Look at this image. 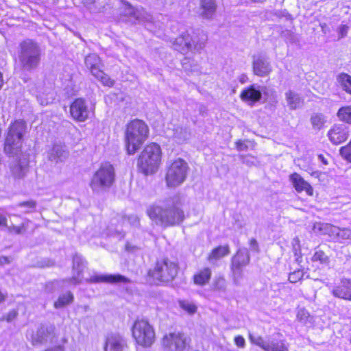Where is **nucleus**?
Here are the masks:
<instances>
[{
    "mask_svg": "<svg viewBox=\"0 0 351 351\" xmlns=\"http://www.w3.org/2000/svg\"><path fill=\"white\" fill-rule=\"evenodd\" d=\"M285 99L289 108L291 110L302 108L304 104V99L300 95L291 90L285 93Z\"/></svg>",
    "mask_w": 351,
    "mask_h": 351,
    "instance_id": "23",
    "label": "nucleus"
},
{
    "mask_svg": "<svg viewBox=\"0 0 351 351\" xmlns=\"http://www.w3.org/2000/svg\"><path fill=\"white\" fill-rule=\"evenodd\" d=\"M161 149L156 143L147 145L141 153L138 159V167L145 175L156 173L161 162Z\"/></svg>",
    "mask_w": 351,
    "mask_h": 351,
    "instance_id": "6",
    "label": "nucleus"
},
{
    "mask_svg": "<svg viewBox=\"0 0 351 351\" xmlns=\"http://www.w3.org/2000/svg\"><path fill=\"white\" fill-rule=\"evenodd\" d=\"M216 289L220 290L225 289V280L223 279H219L216 285Z\"/></svg>",
    "mask_w": 351,
    "mask_h": 351,
    "instance_id": "53",
    "label": "nucleus"
},
{
    "mask_svg": "<svg viewBox=\"0 0 351 351\" xmlns=\"http://www.w3.org/2000/svg\"><path fill=\"white\" fill-rule=\"evenodd\" d=\"M74 296L71 291L60 295L54 302V307L56 308H63L73 302Z\"/></svg>",
    "mask_w": 351,
    "mask_h": 351,
    "instance_id": "29",
    "label": "nucleus"
},
{
    "mask_svg": "<svg viewBox=\"0 0 351 351\" xmlns=\"http://www.w3.org/2000/svg\"><path fill=\"white\" fill-rule=\"evenodd\" d=\"M124 221L128 222L132 226H137L139 224V218L135 215H132L125 217Z\"/></svg>",
    "mask_w": 351,
    "mask_h": 351,
    "instance_id": "46",
    "label": "nucleus"
},
{
    "mask_svg": "<svg viewBox=\"0 0 351 351\" xmlns=\"http://www.w3.org/2000/svg\"><path fill=\"white\" fill-rule=\"evenodd\" d=\"M178 305L180 308L189 315H194L197 311V304L190 300H178Z\"/></svg>",
    "mask_w": 351,
    "mask_h": 351,
    "instance_id": "30",
    "label": "nucleus"
},
{
    "mask_svg": "<svg viewBox=\"0 0 351 351\" xmlns=\"http://www.w3.org/2000/svg\"><path fill=\"white\" fill-rule=\"evenodd\" d=\"M126 347V341L121 336L112 335L106 339L104 351H123Z\"/></svg>",
    "mask_w": 351,
    "mask_h": 351,
    "instance_id": "19",
    "label": "nucleus"
},
{
    "mask_svg": "<svg viewBox=\"0 0 351 351\" xmlns=\"http://www.w3.org/2000/svg\"><path fill=\"white\" fill-rule=\"evenodd\" d=\"M86 266V263L80 255H74L73 257V276L62 282L75 286L82 284L84 280L88 283L106 282L110 284L127 283L129 282L127 278L120 274H98L94 273L89 278H84L82 273Z\"/></svg>",
    "mask_w": 351,
    "mask_h": 351,
    "instance_id": "2",
    "label": "nucleus"
},
{
    "mask_svg": "<svg viewBox=\"0 0 351 351\" xmlns=\"http://www.w3.org/2000/svg\"><path fill=\"white\" fill-rule=\"evenodd\" d=\"M253 70L254 74L258 76H265L271 72V68L266 58L258 57L254 60Z\"/></svg>",
    "mask_w": 351,
    "mask_h": 351,
    "instance_id": "21",
    "label": "nucleus"
},
{
    "mask_svg": "<svg viewBox=\"0 0 351 351\" xmlns=\"http://www.w3.org/2000/svg\"><path fill=\"white\" fill-rule=\"evenodd\" d=\"M266 351H289V348L284 341L272 340L266 348Z\"/></svg>",
    "mask_w": 351,
    "mask_h": 351,
    "instance_id": "33",
    "label": "nucleus"
},
{
    "mask_svg": "<svg viewBox=\"0 0 351 351\" xmlns=\"http://www.w3.org/2000/svg\"><path fill=\"white\" fill-rule=\"evenodd\" d=\"M312 261L313 262H319L320 264L326 265L330 262L328 256L322 250H317L313 256Z\"/></svg>",
    "mask_w": 351,
    "mask_h": 351,
    "instance_id": "36",
    "label": "nucleus"
},
{
    "mask_svg": "<svg viewBox=\"0 0 351 351\" xmlns=\"http://www.w3.org/2000/svg\"><path fill=\"white\" fill-rule=\"evenodd\" d=\"M114 176L112 165L109 162L103 163L93 174L90 186L95 193L104 191L112 184Z\"/></svg>",
    "mask_w": 351,
    "mask_h": 351,
    "instance_id": "9",
    "label": "nucleus"
},
{
    "mask_svg": "<svg viewBox=\"0 0 351 351\" xmlns=\"http://www.w3.org/2000/svg\"><path fill=\"white\" fill-rule=\"evenodd\" d=\"M121 14L126 16L133 17L136 20H143L144 10L133 7L127 1H122Z\"/></svg>",
    "mask_w": 351,
    "mask_h": 351,
    "instance_id": "24",
    "label": "nucleus"
},
{
    "mask_svg": "<svg viewBox=\"0 0 351 351\" xmlns=\"http://www.w3.org/2000/svg\"><path fill=\"white\" fill-rule=\"evenodd\" d=\"M243 162L246 164L247 165H250V160H248V158L246 157V158H244L243 160Z\"/></svg>",
    "mask_w": 351,
    "mask_h": 351,
    "instance_id": "61",
    "label": "nucleus"
},
{
    "mask_svg": "<svg viewBox=\"0 0 351 351\" xmlns=\"http://www.w3.org/2000/svg\"><path fill=\"white\" fill-rule=\"evenodd\" d=\"M249 339L252 343L256 345L261 348L263 350L266 351V348L269 346L271 341H265L263 338L261 336H254L252 334H249Z\"/></svg>",
    "mask_w": 351,
    "mask_h": 351,
    "instance_id": "35",
    "label": "nucleus"
},
{
    "mask_svg": "<svg viewBox=\"0 0 351 351\" xmlns=\"http://www.w3.org/2000/svg\"><path fill=\"white\" fill-rule=\"evenodd\" d=\"M188 164L185 160L178 158L167 166L165 181L168 187H176L186 180L189 171Z\"/></svg>",
    "mask_w": 351,
    "mask_h": 351,
    "instance_id": "11",
    "label": "nucleus"
},
{
    "mask_svg": "<svg viewBox=\"0 0 351 351\" xmlns=\"http://www.w3.org/2000/svg\"><path fill=\"white\" fill-rule=\"evenodd\" d=\"M28 223H23L21 226H12L9 228L10 232H14L17 234H23L26 232Z\"/></svg>",
    "mask_w": 351,
    "mask_h": 351,
    "instance_id": "44",
    "label": "nucleus"
},
{
    "mask_svg": "<svg viewBox=\"0 0 351 351\" xmlns=\"http://www.w3.org/2000/svg\"><path fill=\"white\" fill-rule=\"evenodd\" d=\"M69 156V152L64 144H55L48 153L49 160L55 162H63Z\"/></svg>",
    "mask_w": 351,
    "mask_h": 351,
    "instance_id": "17",
    "label": "nucleus"
},
{
    "mask_svg": "<svg viewBox=\"0 0 351 351\" xmlns=\"http://www.w3.org/2000/svg\"><path fill=\"white\" fill-rule=\"evenodd\" d=\"M41 51L36 43L32 40L21 42L18 49V60L21 69L30 71L38 67L40 62Z\"/></svg>",
    "mask_w": 351,
    "mask_h": 351,
    "instance_id": "4",
    "label": "nucleus"
},
{
    "mask_svg": "<svg viewBox=\"0 0 351 351\" xmlns=\"http://www.w3.org/2000/svg\"><path fill=\"white\" fill-rule=\"evenodd\" d=\"M337 82L342 89L351 95V76L347 73H341L338 75Z\"/></svg>",
    "mask_w": 351,
    "mask_h": 351,
    "instance_id": "31",
    "label": "nucleus"
},
{
    "mask_svg": "<svg viewBox=\"0 0 351 351\" xmlns=\"http://www.w3.org/2000/svg\"><path fill=\"white\" fill-rule=\"evenodd\" d=\"M18 315V313L15 310L10 311L7 315H5L3 319H5L7 322H10L14 319Z\"/></svg>",
    "mask_w": 351,
    "mask_h": 351,
    "instance_id": "49",
    "label": "nucleus"
},
{
    "mask_svg": "<svg viewBox=\"0 0 351 351\" xmlns=\"http://www.w3.org/2000/svg\"><path fill=\"white\" fill-rule=\"evenodd\" d=\"M17 206L25 208V212L29 213L34 210L36 208V202L33 200H29L19 203Z\"/></svg>",
    "mask_w": 351,
    "mask_h": 351,
    "instance_id": "41",
    "label": "nucleus"
},
{
    "mask_svg": "<svg viewBox=\"0 0 351 351\" xmlns=\"http://www.w3.org/2000/svg\"><path fill=\"white\" fill-rule=\"evenodd\" d=\"M58 339L56 328L51 326L47 328V333L45 332V341L49 339L52 343L56 342Z\"/></svg>",
    "mask_w": 351,
    "mask_h": 351,
    "instance_id": "40",
    "label": "nucleus"
},
{
    "mask_svg": "<svg viewBox=\"0 0 351 351\" xmlns=\"http://www.w3.org/2000/svg\"><path fill=\"white\" fill-rule=\"evenodd\" d=\"M183 69L186 71H194L197 67V62L191 59L190 56L185 57L182 60Z\"/></svg>",
    "mask_w": 351,
    "mask_h": 351,
    "instance_id": "38",
    "label": "nucleus"
},
{
    "mask_svg": "<svg viewBox=\"0 0 351 351\" xmlns=\"http://www.w3.org/2000/svg\"><path fill=\"white\" fill-rule=\"evenodd\" d=\"M14 261V258L12 256H0V265L3 266L5 265H9Z\"/></svg>",
    "mask_w": 351,
    "mask_h": 351,
    "instance_id": "50",
    "label": "nucleus"
},
{
    "mask_svg": "<svg viewBox=\"0 0 351 351\" xmlns=\"http://www.w3.org/2000/svg\"><path fill=\"white\" fill-rule=\"evenodd\" d=\"M234 343L239 348H243L245 345V339L242 336L235 337Z\"/></svg>",
    "mask_w": 351,
    "mask_h": 351,
    "instance_id": "52",
    "label": "nucleus"
},
{
    "mask_svg": "<svg viewBox=\"0 0 351 351\" xmlns=\"http://www.w3.org/2000/svg\"><path fill=\"white\" fill-rule=\"evenodd\" d=\"M149 133L147 125L143 121L135 119L127 126L125 145L128 153L134 154L146 140Z\"/></svg>",
    "mask_w": 351,
    "mask_h": 351,
    "instance_id": "5",
    "label": "nucleus"
},
{
    "mask_svg": "<svg viewBox=\"0 0 351 351\" xmlns=\"http://www.w3.org/2000/svg\"><path fill=\"white\" fill-rule=\"evenodd\" d=\"M136 249V247L131 245L130 243L125 245V250L128 252H133Z\"/></svg>",
    "mask_w": 351,
    "mask_h": 351,
    "instance_id": "58",
    "label": "nucleus"
},
{
    "mask_svg": "<svg viewBox=\"0 0 351 351\" xmlns=\"http://www.w3.org/2000/svg\"><path fill=\"white\" fill-rule=\"evenodd\" d=\"M303 275H304V274L302 271H300V270L295 271L289 275V280L291 283H295L302 278Z\"/></svg>",
    "mask_w": 351,
    "mask_h": 351,
    "instance_id": "45",
    "label": "nucleus"
},
{
    "mask_svg": "<svg viewBox=\"0 0 351 351\" xmlns=\"http://www.w3.org/2000/svg\"><path fill=\"white\" fill-rule=\"evenodd\" d=\"M206 41L207 36L202 31L193 32L192 35L186 33L176 39L173 47L183 54L189 51L193 53L202 50Z\"/></svg>",
    "mask_w": 351,
    "mask_h": 351,
    "instance_id": "7",
    "label": "nucleus"
},
{
    "mask_svg": "<svg viewBox=\"0 0 351 351\" xmlns=\"http://www.w3.org/2000/svg\"><path fill=\"white\" fill-rule=\"evenodd\" d=\"M331 293L336 298L351 300V280L342 278L339 283L334 286L327 285Z\"/></svg>",
    "mask_w": 351,
    "mask_h": 351,
    "instance_id": "15",
    "label": "nucleus"
},
{
    "mask_svg": "<svg viewBox=\"0 0 351 351\" xmlns=\"http://www.w3.org/2000/svg\"><path fill=\"white\" fill-rule=\"evenodd\" d=\"M289 178L298 192L301 193L305 191L308 195H313V189L312 186L308 182L304 180L300 174L297 173H292L290 175Z\"/></svg>",
    "mask_w": 351,
    "mask_h": 351,
    "instance_id": "20",
    "label": "nucleus"
},
{
    "mask_svg": "<svg viewBox=\"0 0 351 351\" xmlns=\"http://www.w3.org/2000/svg\"><path fill=\"white\" fill-rule=\"evenodd\" d=\"M26 132V123L19 119L11 123L5 134L3 152L8 157L16 159V164L11 167V171L17 178L25 176L28 164L26 156L21 152L23 136Z\"/></svg>",
    "mask_w": 351,
    "mask_h": 351,
    "instance_id": "1",
    "label": "nucleus"
},
{
    "mask_svg": "<svg viewBox=\"0 0 351 351\" xmlns=\"http://www.w3.org/2000/svg\"><path fill=\"white\" fill-rule=\"evenodd\" d=\"M297 319L305 325L312 322V317L310 316L309 313L304 308H300L298 310Z\"/></svg>",
    "mask_w": 351,
    "mask_h": 351,
    "instance_id": "37",
    "label": "nucleus"
},
{
    "mask_svg": "<svg viewBox=\"0 0 351 351\" xmlns=\"http://www.w3.org/2000/svg\"><path fill=\"white\" fill-rule=\"evenodd\" d=\"M91 109L88 107L86 101L82 99H76L70 106L71 117L80 122L85 121L89 117Z\"/></svg>",
    "mask_w": 351,
    "mask_h": 351,
    "instance_id": "14",
    "label": "nucleus"
},
{
    "mask_svg": "<svg viewBox=\"0 0 351 351\" xmlns=\"http://www.w3.org/2000/svg\"><path fill=\"white\" fill-rule=\"evenodd\" d=\"M236 146L237 149L240 151L243 150L246 147V146H245L241 141H239L236 143Z\"/></svg>",
    "mask_w": 351,
    "mask_h": 351,
    "instance_id": "56",
    "label": "nucleus"
},
{
    "mask_svg": "<svg viewBox=\"0 0 351 351\" xmlns=\"http://www.w3.org/2000/svg\"><path fill=\"white\" fill-rule=\"evenodd\" d=\"M250 250H251L252 252H259V247H258V243L257 242V241L252 238L250 240Z\"/></svg>",
    "mask_w": 351,
    "mask_h": 351,
    "instance_id": "48",
    "label": "nucleus"
},
{
    "mask_svg": "<svg viewBox=\"0 0 351 351\" xmlns=\"http://www.w3.org/2000/svg\"><path fill=\"white\" fill-rule=\"evenodd\" d=\"M337 116L340 120L351 123V106L341 108Z\"/></svg>",
    "mask_w": 351,
    "mask_h": 351,
    "instance_id": "34",
    "label": "nucleus"
},
{
    "mask_svg": "<svg viewBox=\"0 0 351 351\" xmlns=\"http://www.w3.org/2000/svg\"><path fill=\"white\" fill-rule=\"evenodd\" d=\"M44 339V332L42 330H39L37 333L33 336L32 337V344L34 346H40L43 344V341Z\"/></svg>",
    "mask_w": 351,
    "mask_h": 351,
    "instance_id": "42",
    "label": "nucleus"
},
{
    "mask_svg": "<svg viewBox=\"0 0 351 351\" xmlns=\"http://www.w3.org/2000/svg\"><path fill=\"white\" fill-rule=\"evenodd\" d=\"M293 242H295V243L298 244V243H299V239H298V238H295V239H293Z\"/></svg>",
    "mask_w": 351,
    "mask_h": 351,
    "instance_id": "62",
    "label": "nucleus"
},
{
    "mask_svg": "<svg viewBox=\"0 0 351 351\" xmlns=\"http://www.w3.org/2000/svg\"><path fill=\"white\" fill-rule=\"evenodd\" d=\"M190 132L186 128L178 126L173 129V137L178 143H182L190 137Z\"/></svg>",
    "mask_w": 351,
    "mask_h": 351,
    "instance_id": "28",
    "label": "nucleus"
},
{
    "mask_svg": "<svg viewBox=\"0 0 351 351\" xmlns=\"http://www.w3.org/2000/svg\"><path fill=\"white\" fill-rule=\"evenodd\" d=\"M341 239H351V229L340 228L339 238Z\"/></svg>",
    "mask_w": 351,
    "mask_h": 351,
    "instance_id": "47",
    "label": "nucleus"
},
{
    "mask_svg": "<svg viewBox=\"0 0 351 351\" xmlns=\"http://www.w3.org/2000/svg\"><path fill=\"white\" fill-rule=\"evenodd\" d=\"M349 27L347 25H341L338 28V32L341 38H343L347 35Z\"/></svg>",
    "mask_w": 351,
    "mask_h": 351,
    "instance_id": "51",
    "label": "nucleus"
},
{
    "mask_svg": "<svg viewBox=\"0 0 351 351\" xmlns=\"http://www.w3.org/2000/svg\"><path fill=\"white\" fill-rule=\"evenodd\" d=\"M330 141L333 144H340L348 137V131L344 125H335L328 132Z\"/></svg>",
    "mask_w": 351,
    "mask_h": 351,
    "instance_id": "18",
    "label": "nucleus"
},
{
    "mask_svg": "<svg viewBox=\"0 0 351 351\" xmlns=\"http://www.w3.org/2000/svg\"><path fill=\"white\" fill-rule=\"evenodd\" d=\"M310 120L313 129L317 130L322 129L326 121V117L321 113L313 114Z\"/></svg>",
    "mask_w": 351,
    "mask_h": 351,
    "instance_id": "32",
    "label": "nucleus"
},
{
    "mask_svg": "<svg viewBox=\"0 0 351 351\" xmlns=\"http://www.w3.org/2000/svg\"><path fill=\"white\" fill-rule=\"evenodd\" d=\"M250 261L248 250L245 248L239 249L237 254L232 257V265L237 268L243 267L249 264Z\"/></svg>",
    "mask_w": 351,
    "mask_h": 351,
    "instance_id": "25",
    "label": "nucleus"
},
{
    "mask_svg": "<svg viewBox=\"0 0 351 351\" xmlns=\"http://www.w3.org/2000/svg\"><path fill=\"white\" fill-rule=\"evenodd\" d=\"M132 334L136 344L143 348L151 347L155 341L156 334L152 325L145 319H137L132 327Z\"/></svg>",
    "mask_w": 351,
    "mask_h": 351,
    "instance_id": "8",
    "label": "nucleus"
},
{
    "mask_svg": "<svg viewBox=\"0 0 351 351\" xmlns=\"http://www.w3.org/2000/svg\"><path fill=\"white\" fill-rule=\"evenodd\" d=\"M242 267H238L236 268L235 267L232 266V270L233 272V278L234 281L236 284H239L243 278V271L241 269Z\"/></svg>",
    "mask_w": 351,
    "mask_h": 351,
    "instance_id": "43",
    "label": "nucleus"
},
{
    "mask_svg": "<svg viewBox=\"0 0 351 351\" xmlns=\"http://www.w3.org/2000/svg\"><path fill=\"white\" fill-rule=\"evenodd\" d=\"M0 226H7V219L1 214H0Z\"/></svg>",
    "mask_w": 351,
    "mask_h": 351,
    "instance_id": "54",
    "label": "nucleus"
},
{
    "mask_svg": "<svg viewBox=\"0 0 351 351\" xmlns=\"http://www.w3.org/2000/svg\"><path fill=\"white\" fill-rule=\"evenodd\" d=\"M190 339L180 332L166 333L161 340L165 351H184L189 344Z\"/></svg>",
    "mask_w": 351,
    "mask_h": 351,
    "instance_id": "12",
    "label": "nucleus"
},
{
    "mask_svg": "<svg viewBox=\"0 0 351 351\" xmlns=\"http://www.w3.org/2000/svg\"><path fill=\"white\" fill-rule=\"evenodd\" d=\"M212 271L210 268L206 267L198 271L193 276V281L195 285L203 286L208 283Z\"/></svg>",
    "mask_w": 351,
    "mask_h": 351,
    "instance_id": "26",
    "label": "nucleus"
},
{
    "mask_svg": "<svg viewBox=\"0 0 351 351\" xmlns=\"http://www.w3.org/2000/svg\"><path fill=\"white\" fill-rule=\"evenodd\" d=\"M245 77V76H243V77H242L241 78L240 81H241V83H244V82H245V79H244Z\"/></svg>",
    "mask_w": 351,
    "mask_h": 351,
    "instance_id": "63",
    "label": "nucleus"
},
{
    "mask_svg": "<svg viewBox=\"0 0 351 351\" xmlns=\"http://www.w3.org/2000/svg\"><path fill=\"white\" fill-rule=\"evenodd\" d=\"M265 89L266 87H261L256 84H252L242 90L240 97L242 101L253 105L261 100L262 93H265Z\"/></svg>",
    "mask_w": 351,
    "mask_h": 351,
    "instance_id": "16",
    "label": "nucleus"
},
{
    "mask_svg": "<svg viewBox=\"0 0 351 351\" xmlns=\"http://www.w3.org/2000/svg\"><path fill=\"white\" fill-rule=\"evenodd\" d=\"M58 284H59V282H55L49 283V284L45 285V289L52 290V287H52L53 285L56 286Z\"/></svg>",
    "mask_w": 351,
    "mask_h": 351,
    "instance_id": "59",
    "label": "nucleus"
},
{
    "mask_svg": "<svg viewBox=\"0 0 351 351\" xmlns=\"http://www.w3.org/2000/svg\"><path fill=\"white\" fill-rule=\"evenodd\" d=\"M7 298V293L0 290V304L3 302Z\"/></svg>",
    "mask_w": 351,
    "mask_h": 351,
    "instance_id": "57",
    "label": "nucleus"
},
{
    "mask_svg": "<svg viewBox=\"0 0 351 351\" xmlns=\"http://www.w3.org/2000/svg\"><path fill=\"white\" fill-rule=\"evenodd\" d=\"M318 158L320 160V161H322L323 162V164L324 165H328V161L327 160L324 158V156L322 154H319L318 156Z\"/></svg>",
    "mask_w": 351,
    "mask_h": 351,
    "instance_id": "60",
    "label": "nucleus"
},
{
    "mask_svg": "<svg viewBox=\"0 0 351 351\" xmlns=\"http://www.w3.org/2000/svg\"><path fill=\"white\" fill-rule=\"evenodd\" d=\"M45 351H64V348L62 346H56L52 348L48 349Z\"/></svg>",
    "mask_w": 351,
    "mask_h": 351,
    "instance_id": "55",
    "label": "nucleus"
},
{
    "mask_svg": "<svg viewBox=\"0 0 351 351\" xmlns=\"http://www.w3.org/2000/svg\"><path fill=\"white\" fill-rule=\"evenodd\" d=\"M178 265L168 258H163L156 262L154 267L149 271V276L156 282H170L178 273Z\"/></svg>",
    "mask_w": 351,
    "mask_h": 351,
    "instance_id": "10",
    "label": "nucleus"
},
{
    "mask_svg": "<svg viewBox=\"0 0 351 351\" xmlns=\"http://www.w3.org/2000/svg\"><path fill=\"white\" fill-rule=\"evenodd\" d=\"M217 9L215 0H200L199 14L204 19H211Z\"/></svg>",
    "mask_w": 351,
    "mask_h": 351,
    "instance_id": "22",
    "label": "nucleus"
},
{
    "mask_svg": "<svg viewBox=\"0 0 351 351\" xmlns=\"http://www.w3.org/2000/svg\"><path fill=\"white\" fill-rule=\"evenodd\" d=\"M230 254V247L228 245L219 246L212 250L208 256V261L213 262L217 261Z\"/></svg>",
    "mask_w": 351,
    "mask_h": 351,
    "instance_id": "27",
    "label": "nucleus"
},
{
    "mask_svg": "<svg viewBox=\"0 0 351 351\" xmlns=\"http://www.w3.org/2000/svg\"><path fill=\"white\" fill-rule=\"evenodd\" d=\"M147 214L156 223L165 226L179 224L184 218V212L174 199L151 206L147 210Z\"/></svg>",
    "mask_w": 351,
    "mask_h": 351,
    "instance_id": "3",
    "label": "nucleus"
},
{
    "mask_svg": "<svg viewBox=\"0 0 351 351\" xmlns=\"http://www.w3.org/2000/svg\"><path fill=\"white\" fill-rule=\"evenodd\" d=\"M325 229L327 231V234L332 239L339 238L340 228L339 227L326 224Z\"/></svg>",
    "mask_w": 351,
    "mask_h": 351,
    "instance_id": "39",
    "label": "nucleus"
},
{
    "mask_svg": "<svg viewBox=\"0 0 351 351\" xmlns=\"http://www.w3.org/2000/svg\"><path fill=\"white\" fill-rule=\"evenodd\" d=\"M85 64L90 71L92 75L99 80L104 86L111 87L114 85V80H111L103 71L100 69L101 60L95 53H90L85 58Z\"/></svg>",
    "mask_w": 351,
    "mask_h": 351,
    "instance_id": "13",
    "label": "nucleus"
}]
</instances>
